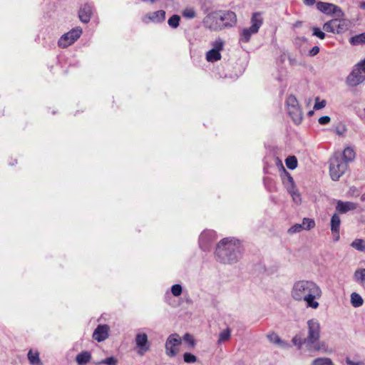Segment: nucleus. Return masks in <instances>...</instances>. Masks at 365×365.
Here are the masks:
<instances>
[{"mask_svg":"<svg viewBox=\"0 0 365 365\" xmlns=\"http://www.w3.org/2000/svg\"><path fill=\"white\" fill-rule=\"evenodd\" d=\"M322 294L319 286L311 280H299L292 289V297L298 302H305L307 307L317 309L319 304L317 302Z\"/></svg>","mask_w":365,"mask_h":365,"instance_id":"1","label":"nucleus"},{"mask_svg":"<svg viewBox=\"0 0 365 365\" xmlns=\"http://www.w3.org/2000/svg\"><path fill=\"white\" fill-rule=\"evenodd\" d=\"M215 255L219 261L224 264L234 263L241 255L239 247L228 238L222 240L217 245Z\"/></svg>","mask_w":365,"mask_h":365,"instance_id":"2","label":"nucleus"},{"mask_svg":"<svg viewBox=\"0 0 365 365\" xmlns=\"http://www.w3.org/2000/svg\"><path fill=\"white\" fill-rule=\"evenodd\" d=\"M347 168L348 165L346 161H343L340 153H336L330 158L329 174L333 180H338Z\"/></svg>","mask_w":365,"mask_h":365,"instance_id":"3","label":"nucleus"},{"mask_svg":"<svg viewBox=\"0 0 365 365\" xmlns=\"http://www.w3.org/2000/svg\"><path fill=\"white\" fill-rule=\"evenodd\" d=\"M251 26L249 28H245L242 30L240 35V41L243 43H248L251 36L258 33L259 28L263 24V19L261 14L254 13L251 18Z\"/></svg>","mask_w":365,"mask_h":365,"instance_id":"4","label":"nucleus"},{"mask_svg":"<svg viewBox=\"0 0 365 365\" xmlns=\"http://www.w3.org/2000/svg\"><path fill=\"white\" fill-rule=\"evenodd\" d=\"M286 106L289 115L293 122L299 125L303 119V112L299 101L294 95H289L286 100Z\"/></svg>","mask_w":365,"mask_h":365,"instance_id":"5","label":"nucleus"},{"mask_svg":"<svg viewBox=\"0 0 365 365\" xmlns=\"http://www.w3.org/2000/svg\"><path fill=\"white\" fill-rule=\"evenodd\" d=\"M351 23L345 19H333L323 25V29L329 33L343 34L350 28Z\"/></svg>","mask_w":365,"mask_h":365,"instance_id":"6","label":"nucleus"},{"mask_svg":"<svg viewBox=\"0 0 365 365\" xmlns=\"http://www.w3.org/2000/svg\"><path fill=\"white\" fill-rule=\"evenodd\" d=\"M308 334L304 341L308 344H314L320 337L321 327L319 322L315 319L307 322Z\"/></svg>","mask_w":365,"mask_h":365,"instance_id":"7","label":"nucleus"},{"mask_svg":"<svg viewBox=\"0 0 365 365\" xmlns=\"http://www.w3.org/2000/svg\"><path fill=\"white\" fill-rule=\"evenodd\" d=\"M182 344V339L178 334H170L165 342V352L170 357L175 356L179 351V346Z\"/></svg>","mask_w":365,"mask_h":365,"instance_id":"8","label":"nucleus"},{"mask_svg":"<svg viewBox=\"0 0 365 365\" xmlns=\"http://www.w3.org/2000/svg\"><path fill=\"white\" fill-rule=\"evenodd\" d=\"M203 23L205 26L211 31H220L223 29L221 21V11L209 14L204 19Z\"/></svg>","mask_w":365,"mask_h":365,"instance_id":"9","label":"nucleus"},{"mask_svg":"<svg viewBox=\"0 0 365 365\" xmlns=\"http://www.w3.org/2000/svg\"><path fill=\"white\" fill-rule=\"evenodd\" d=\"M82 34V29L79 27L71 29L68 33L63 34L58 40L59 47L65 48L73 44Z\"/></svg>","mask_w":365,"mask_h":365,"instance_id":"10","label":"nucleus"},{"mask_svg":"<svg viewBox=\"0 0 365 365\" xmlns=\"http://www.w3.org/2000/svg\"><path fill=\"white\" fill-rule=\"evenodd\" d=\"M365 80V66L357 63L348 76L346 81L351 86H356Z\"/></svg>","mask_w":365,"mask_h":365,"instance_id":"11","label":"nucleus"},{"mask_svg":"<svg viewBox=\"0 0 365 365\" xmlns=\"http://www.w3.org/2000/svg\"><path fill=\"white\" fill-rule=\"evenodd\" d=\"M316 6L318 10L325 14L331 15L336 14L339 17L344 16L341 9L338 6L333 4L319 1L317 3Z\"/></svg>","mask_w":365,"mask_h":365,"instance_id":"12","label":"nucleus"},{"mask_svg":"<svg viewBox=\"0 0 365 365\" xmlns=\"http://www.w3.org/2000/svg\"><path fill=\"white\" fill-rule=\"evenodd\" d=\"M221 21L223 29L227 27H232L237 23V16L232 11H221Z\"/></svg>","mask_w":365,"mask_h":365,"instance_id":"13","label":"nucleus"},{"mask_svg":"<svg viewBox=\"0 0 365 365\" xmlns=\"http://www.w3.org/2000/svg\"><path fill=\"white\" fill-rule=\"evenodd\" d=\"M110 327L107 324H99L93 333V338L98 342L106 340L109 336Z\"/></svg>","mask_w":365,"mask_h":365,"instance_id":"14","label":"nucleus"},{"mask_svg":"<svg viewBox=\"0 0 365 365\" xmlns=\"http://www.w3.org/2000/svg\"><path fill=\"white\" fill-rule=\"evenodd\" d=\"M136 346L140 349L138 353L143 355L146 351H149L150 345L148 341V336L145 333H139L135 336Z\"/></svg>","mask_w":365,"mask_h":365,"instance_id":"15","label":"nucleus"},{"mask_svg":"<svg viewBox=\"0 0 365 365\" xmlns=\"http://www.w3.org/2000/svg\"><path fill=\"white\" fill-rule=\"evenodd\" d=\"M165 19V11L163 10L156 11L152 13L147 14L143 21L146 23L153 21L155 23H161Z\"/></svg>","mask_w":365,"mask_h":365,"instance_id":"16","label":"nucleus"},{"mask_svg":"<svg viewBox=\"0 0 365 365\" xmlns=\"http://www.w3.org/2000/svg\"><path fill=\"white\" fill-rule=\"evenodd\" d=\"M341 225V220L337 214H334L331 219V231L334 236V240L338 241L339 240V227Z\"/></svg>","mask_w":365,"mask_h":365,"instance_id":"17","label":"nucleus"},{"mask_svg":"<svg viewBox=\"0 0 365 365\" xmlns=\"http://www.w3.org/2000/svg\"><path fill=\"white\" fill-rule=\"evenodd\" d=\"M92 15V6L90 4H86L83 5L79 10L78 16L83 23H88L90 21Z\"/></svg>","mask_w":365,"mask_h":365,"instance_id":"18","label":"nucleus"},{"mask_svg":"<svg viewBox=\"0 0 365 365\" xmlns=\"http://www.w3.org/2000/svg\"><path fill=\"white\" fill-rule=\"evenodd\" d=\"M336 208L340 213H346L349 210H355L356 205L351 202H342L339 200L337 202Z\"/></svg>","mask_w":365,"mask_h":365,"instance_id":"19","label":"nucleus"},{"mask_svg":"<svg viewBox=\"0 0 365 365\" xmlns=\"http://www.w3.org/2000/svg\"><path fill=\"white\" fill-rule=\"evenodd\" d=\"M91 354L88 351H83L78 354L76 357V361L78 365H86L91 360Z\"/></svg>","mask_w":365,"mask_h":365,"instance_id":"20","label":"nucleus"},{"mask_svg":"<svg viewBox=\"0 0 365 365\" xmlns=\"http://www.w3.org/2000/svg\"><path fill=\"white\" fill-rule=\"evenodd\" d=\"M355 155L356 154L353 148H351V147H346L344 148L343 151V157L341 158L343 161H346V163L348 164L349 163L354 160V159L355 158Z\"/></svg>","mask_w":365,"mask_h":365,"instance_id":"21","label":"nucleus"},{"mask_svg":"<svg viewBox=\"0 0 365 365\" xmlns=\"http://www.w3.org/2000/svg\"><path fill=\"white\" fill-rule=\"evenodd\" d=\"M221 58V53L213 49H210L206 53V60L208 62H215L220 60Z\"/></svg>","mask_w":365,"mask_h":365,"instance_id":"22","label":"nucleus"},{"mask_svg":"<svg viewBox=\"0 0 365 365\" xmlns=\"http://www.w3.org/2000/svg\"><path fill=\"white\" fill-rule=\"evenodd\" d=\"M28 359L30 364L32 365H38L41 364L39 353L38 351H33L32 350H29L28 353Z\"/></svg>","mask_w":365,"mask_h":365,"instance_id":"23","label":"nucleus"},{"mask_svg":"<svg viewBox=\"0 0 365 365\" xmlns=\"http://www.w3.org/2000/svg\"><path fill=\"white\" fill-rule=\"evenodd\" d=\"M363 302L364 300L359 294L353 292L351 294V303L354 307H359L362 306Z\"/></svg>","mask_w":365,"mask_h":365,"instance_id":"24","label":"nucleus"},{"mask_svg":"<svg viewBox=\"0 0 365 365\" xmlns=\"http://www.w3.org/2000/svg\"><path fill=\"white\" fill-rule=\"evenodd\" d=\"M349 42L354 46L365 43V32L352 36L349 39Z\"/></svg>","mask_w":365,"mask_h":365,"instance_id":"25","label":"nucleus"},{"mask_svg":"<svg viewBox=\"0 0 365 365\" xmlns=\"http://www.w3.org/2000/svg\"><path fill=\"white\" fill-rule=\"evenodd\" d=\"M351 246L355 250L365 252V240L362 239H356L354 240Z\"/></svg>","mask_w":365,"mask_h":365,"instance_id":"26","label":"nucleus"},{"mask_svg":"<svg viewBox=\"0 0 365 365\" xmlns=\"http://www.w3.org/2000/svg\"><path fill=\"white\" fill-rule=\"evenodd\" d=\"M287 167L290 170H294L297 167V159L294 155L289 156L285 160Z\"/></svg>","mask_w":365,"mask_h":365,"instance_id":"27","label":"nucleus"},{"mask_svg":"<svg viewBox=\"0 0 365 365\" xmlns=\"http://www.w3.org/2000/svg\"><path fill=\"white\" fill-rule=\"evenodd\" d=\"M287 190L289 192V194L292 195V199L295 202L299 203L301 202L300 194L297 191V190L295 188V186L287 187Z\"/></svg>","mask_w":365,"mask_h":365,"instance_id":"28","label":"nucleus"},{"mask_svg":"<svg viewBox=\"0 0 365 365\" xmlns=\"http://www.w3.org/2000/svg\"><path fill=\"white\" fill-rule=\"evenodd\" d=\"M312 365H334L332 361L329 358L321 357L315 359Z\"/></svg>","mask_w":365,"mask_h":365,"instance_id":"29","label":"nucleus"},{"mask_svg":"<svg viewBox=\"0 0 365 365\" xmlns=\"http://www.w3.org/2000/svg\"><path fill=\"white\" fill-rule=\"evenodd\" d=\"M93 364L95 365H101V364L116 365L117 360L113 356H110V357H108L105 359H103L101 361H94Z\"/></svg>","mask_w":365,"mask_h":365,"instance_id":"30","label":"nucleus"},{"mask_svg":"<svg viewBox=\"0 0 365 365\" xmlns=\"http://www.w3.org/2000/svg\"><path fill=\"white\" fill-rule=\"evenodd\" d=\"M354 278L356 282L362 283L365 281V269H359L354 272Z\"/></svg>","mask_w":365,"mask_h":365,"instance_id":"31","label":"nucleus"},{"mask_svg":"<svg viewBox=\"0 0 365 365\" xmlns=\"http://www.w3.org/2000/svg\"><path fill=\"white\" fill-rule=\"evenodd\" d=\"M180 17L178 15H173L168 21V25L174 29H176L180 24Z\"/></svg>","mask_w":365,"mask_h":365,"instance_id":"32","label":"nucleus"},{"mask_svg":"<svg viewBox=\"0 0 365 365\" xmlns=\"http://www.w3.org/2000/svg\"><path fill=\"white\" fill-rule=\"evenodd\" d=\"M230 338V329H226L220 333L218 343L220 344L222 342L226 341L229 340Z\"/></svg>","mask_w":365,"mask_h":365,"instance_id":"33","label":"nucleus"},{"mask_svg":"<svg viewBox=\"0 0 365 365\" xmlns=\"http://www.w3.org/2000/svg\"><path fill=\"white\" fill-rule=\"evenodd\" d=\"M302 225L303 230H310L315 226V222L314 220L310 218H304Z\"/></svg>","mask_w":365,"mask_h":365,"instance_id":"34","label":"nucleus"},{"mask_svg":"<svg viewBox=\"0 0 365 365\" xmlns=\"http://www.w3.org/2000/svg\"><path fill=\"white\" fill-rule=\"evenodd\" d=\"M212 46L213 48L212 49L217 51L220 53V51H222L224 48V41L222 39L218 38L212 43Z\"/></svg>","mask_w":365,"mask_h":365,"instance_id":"35","label":"nucleus"},{"mask_svg":"<svg viewBox=\"0 0 365 365\" xmlns=\"http://www.w3.org/2000/svg\"><path fill=\"white\" fill-rule=\"evenodd\" d=\"M267 338L269 340L276 344H281L282 341H281L279 336L274 332L270 333L267 335Z\"/></svg>","mask_w":365,"mask_h":365,"instance_id":"36","label":"nucleus"},{"mask_svg":"<svg viewBox=\"0 0 365 365\" xmlns=\"http://www.w3.org/2000/svg\"><path fill=\"white\" fill-rule=\"evenodd\" d=\"M183 340L185 341V342L187 343L189 346L192 348H193L195 346V340L194 337L188 333L185 334L183 336Z\"/></svg>","mask_w":365,"mask_h":365,"instance_id":"37","label":"nucleus"},{"mask_svg":"<svg viewBox=\"0 0 365 365\" xmlns=\"http://www.w3.org/2000/svg\"><path fill=\"white\" fill-rule=\"evenodd\" d=\"M183 359L185 363H194L197 361V357L191 353L186 352L183 355Z\"/></svg>","mask_w":365,"mask_h":365,"instance_id":"38","label":"nucleus"},{"mask_svg":"<svg viewBox=\"0 0 365 365\" xmlns=\"http://www.w3.org/2000/svg\"><path fill=\"white\" fill-rule=\"evenodd\" d=\"M171 292L173 296L178 297L182 294V289L180 284H174L171 288Z\"/></svg>","mask_w":365,"mask_h":365,"instance_id":"39","label":"nucleus"},{"mask_svg":"<svg viewBox=\"0 0 365 365\" xmlns=\"http://www.w3.org/2000/svg\"><path fill=\"white\" fill-rule=\"evenodd\" d=\"M303 230L302 224H295L294 225L292 226L289 230L288 232L289 234H294L296 232H299Z\"/></svg>","mask_w":365,"mask_h":365,"instance_id":"40","label":"nucleus"},{"mask_svg":"<svg viewBox=\"0 0 365 365\" xmlns=\"http://www.w3.org/2000/svg\"><path fill=\"white\" fill-rule=\"evenodd\" d=\"M313 35L317 36L320 39H324L325 38V34L317 27L313 28Z\"/></svg>","mask_w":365,"mask_h":365,"instance_id":"41","label":"nucleus"},{"mask_svg":"<svg viewBox=\"0 0 365 365\" xmlns=\"http://www.w3.org/2000/svg\"><path fill=\"white\" fill-rule=\"evenodd\" d=\"M325 106H326V101L324 100H323L322 101H319V98H317L316 99V102L314 103V108L316 110H319V109H322L324 107H325Z\"/></svg>","mask_w":365,"mask_h":365,"instance_id":"42","label":"nucleus"},{"mask_svg":"<svg viewBox=\"0 0 365 365\" xmlns=\"http://www.w3.org/2000/svg\"><path fill=\"white\" fill-rule=\"evenodd\" d=\"M183 16L190 19H192L195 16V12L192 9H187L183 11Z\"/></svg>","mask_w":365,"mask_h":365,"instance_id":"43","label":"nucleus"},{"mask_svg":"<svg viewBox=\"0 0 365 365\" xmlns=\"http://www.w3.org/2000/svg\"><path fill=\"white\" fill-rule=\"evenodd\" d=\"M284 173L286 175V177H287V182L289 183V185H287V187H292V186H294V179L291 176V175L287 172L284 169Z\"/></svg>","mask_w":365,"mask_h":365,"instance_id":"44","label":"nucleus"},{"mask_svg":"<svg viewBox=\"0 0 365 365\" xmlns=\"http://www.w3.org/2000/svg\"><path fill=\"white\" fill-rule=\"evenodd\" d=\"M330 122V118L329 116H322L319 118V123L321 125H326Z\"/></svg>","mask_w":365,"mask_h":365,"instance_id":"45","label":"nucleus"},{"mask_svg":"<svg viewBox=\"0 0 365 365\" xmlns=\"http://www.w3.org/2000/svg\"><path fill=\"white\" fill-rule=\"evenodd\" d=\"M319 52V48L317 46H314L309 52L310 56H314Z\"/></svg>","mask_w":365,"mask_h":365,"instance_id":"46","label":"nucleus"},{"mask_svg":"<svg viewBox=\"0 0 365 365\" xmlns=\"http://www.w3.org/2000/svg\"><path fill=\"white\" fill-rule=\"evenodd\" d=\"M346 362L348 365H364L363 361H353L349 358H346Z\"/></svg>","mask_w":365,"mask_h":365,"instance_id":"47","label":"nucleus"},{"mask_svg":"<svg viewBox=\"0 0 365 365\" xmlns=\"http://www.w3.org/2000/svg\"><path fill=\"white\" fill-rule=\"evenodd\" d=\"M303 1L307 6H312L315 4L316 0H303Z\"/></svg>","mask_w":365,"mask_h":365,"instance_id":"48","label":"nucleus"},{"mask_svg":"<svg viewBox=\"0 0 365 365\" xmlns=\"http://www.w3.org/2000/svg\"><path fill=\"white\" fill-rule=\"evenodd\" d=\"M324 343H322L321 345H319V344H318V345H315V346H314V349H315V350H317V351H319V350H321V349H322V347H324Z\"/></svg>","mask_w":365,"mask_h":365,"instance_id":"49","label":"nucleus"},{"mask_svg":"<svg viewBox=\"0 0 365 365\" xmlns=\"http://www.w3.org/2000/svg\"><path fill=\"white\" fill-rule=\"evenodd\" d=\"M297 340H298V339H297V336H295V337H294V338H293L292 341H293V343H294V344H297Z\"/></svg>","mask_w":365,"mask_h":365,"instance_id":"50","label":"nucleus"},{"mask_svg":"<svg viewBox=\"0 0 365 365\" xmlns=\"http://www.w3.org/2000/svg\"><path fill=\"white\" fill-rule=\"evenodd\" d=\"M359 63L363 66H365V58L364 60H362L361 61H360Z\"/></svg>","mask_w":365,"mask_h":365,"instance_id":"51","label":"nucleus"},{"mask_svg":"<svg viewBox=\"0 0 365 365\" xmlns=\"http://www.w3.org/2000/svg\"><path fill=\"white\" fill-rule=\"evenodd\" d=\"M313 113H314V112H313L312 110H311V111H309V113H308V114H309V115H312Z\"/></svg>","mask_w":365,"mask_h":365,"instance_id":"52","label":"nucleus"},{"mask_svg":"<svg viewBox=\"0 0 365 365\" xmlns=\"http://www.w3.org/2000/svg\"><path fill=\"white\" fill-rule=\"evenodd\" d=\"M365 6V3H364V7Z\"/></svg>","mask_w":365,"mask_h":365,"instance_id":"53","label":"nucleus"}]
</instances>
